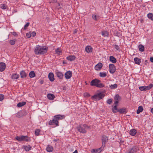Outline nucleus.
<instances>
[{
  "label": "nucleus",
  "mask_w": 153,
  "mask_h": 153,
  "mask_svg": "<svg viewBox=\"0 0 153 153\" xmlns=\"http://www.w3.org/2000/svg\"><path fill=\"white\" fill-rule=\"evenodd\" d=\"M65 118V116L63 115L57 114L55 115L52 120H51L48 122V124L50 125H55L56 126H59V120L64 119Z\"/></svg>",
  "instance_id": "1"
},
{
  "label": "nucleus",
  "mask_w": 153,
  "mask_h": 153,
  "mask_svg": "<svg viewBox=\"0 0 153 153\" xmlns=\"http://www.w3.org/2000/svg\"><path fill=\"white\" fill-rule=\"evenodd\" d=\"M48 48L45 46L36 45L34 48V53L36 55H43L46 53Z\"/></svg>",
  "instance_id": "2"
},
{
  "label": "nucleus",
  "mask_w": 153,
  "mask_h": 153,
  "mask_svg": "<svg viewBox=\"0 0 153 153\" xmlns=\"http://www.w3.org/2000/svg\"><path fill=\"white\" fill-rule=\"evenodd\" d=\"M101 81L97 79H95L92 80L91 82L90 85L91 86H96L98 88H102L104 87V85L100 83Z\"/></svg>",
  "instance_id": "3"
},
{
  "label": "nucleus",
  "mask_w": 153,
  "mask_h": 153,
  "mask_svg": "<svg viewBox=\"0 0 153 153\" xmlns=\"http://www.w3.org/2000/svg\"><path fill=\"white\" fill-rule=\"evenodd\" d=\"M78 131L80 133H85L86 132V129H90V126L86 124L79 125L76 127Z\"/></svg>",
  "instance_id": "4"
},
{
  "label": "nucleus",
  "mask_w": 153,
  "mask_h": 153,
  "mask_svg": "<svg viewBox=\"0 0 153 153\" xmlns=\"http://www.w3.org/2000/svg\"><path fill=\"white\" fill-rule=\"evenodd\" d=\"M15 138L19 142L25 141L28 142L30 141V138L27 136H16Z\"/></svg>",
  "instance_id": "5"
},
{
  "label": "nucleus",
  "mask_w": 153,
  "mask_h": 153,
  "mask_svg": "<svg viewBox=\"0 0 153 153\" xmlns=\"http://www.w3.org/2000/svg\"><path fill=\"white\" fill-rule=\"evenodd\" d=\"M153 87V85L150 84L149 86H142L139 88L140 90L141 91H146L149 90Z\"/></svg>",
  "instance_id": "6"
},
{
  "label": "nucleus",
  "mask_w": 153,
  "mask_h": 153,
  "mask_svg": "<svg viewBox=\"0 0 153 153\" xmlns=\"http://www.w3.org/2000/svg\"><path fill=\"white\" fill-rule=\"evenodd\" d=\"M104 97L103 94L101 93H99L96 95L93 96L92 97V99L97 100H99L102 99Z\"/></svg>",
  "instance_id": "7"
},
{
  "label": "nucleus",
  "mask_w": 153,
  "mask_h": 153,
  "mask_svg": "<svg viewBox=\"0 0 153 153\" xmlns=\"http://www.w3.org/2000/svg\"><path fill=\"white\" fill-rule=\"evenodd\" d=\"M109 72L112 74H114L116 71V68L114 65L113 64L109 65Z\"/></svg>",
  "instance_id": "8"
},
{
  "label": "nucleus",
  "mask_w": 153,
  "mask_h": 153,
  "mask_svg": "<svg viewBox=\"0 0 153 153\" xmlns=\"http://www.w3.org/2000/svg\"><path fill=\"white\" fill-rule=\"evenodd\" d=\"M56 76L59 79H63L64 75L61 72L57 70L56 71Z\"/></svg>",
  "instance_id": "9"
},
{
  "label": "nucleus",
  "mask_w": 153,
  "mask_h": 153,
  "mask_svg": "<svg viewBox=\"0 0 153 153\" xmlns=\"http://www.w3.org/2000/svg\"><path fill=\"white\" fill-rule=\"evenodd\" d=\"M72 73L71 71H67L65 74V77L66 79H68L72 76Z\"/></svg>",
  "instance_id": "10"
},
{
  "label": "nucleus",
  "mask_w": 153,
  "mask_h": 153,
  "mask_svg": "<svg viewBox=\"0 0 153 153\" xmlns=\"http://www.w3.org/2000/svg\"><path fill=\"white\" fill-rule=\"evenodd\" d=\"M137 151V147L136 146L133 147L131 149L128 150L126 153H134L136 152Z\"/></svg>",
  "instance_id": "11"
},
{
  "label": "nucleus",
  "mask_w": 153,
  "mask_h": 153,
  "mask_svg": "<svg viewBox=\"0 0 153 153\" xmlns=\"http://www.w3.org/2000/svg\"><path fill=\"white\" fill-rule=\"evenodd\" d=\"M114 99L115 100L114 103V104L118 105L119 101L121 99V97L118 94H117L115 95Z\"/></svg>",
  "instance_id": "12"
},
{
  "label": "nucleus",
  "mask_w": 153,
  "mask_h": 153,
  "mask_svg": "<svg viewBox=\"0 0 153 153\" xmlns=\"http://www.w3.org/2000/svg\"><path fill=\"white\" fill-rule=\"evenodd\" d=\"M11 77L12 79H17L19 77V75L16 73H13L12 74Z\"/></svg>",
  "instance_id": "13"
},
{
  "label": "nucleus",
  "mask_w": 153,
  "mask_h": 153,
  "mask_svg": "<svg viewBox=\"0 0 153 153\" xmlns=\"http://www.w3.org/2000/svg\"><path fill=\"white\" fill-rule=\"evenodd\" d=\"M48 77L49 80L51 82L53 81L55 79L54 74L52 73H49Z\"/></svg>",
  "instance_id": "14"
},
{
  "label": "nucleus",
  "mask_w": 153,
  "mask_h": 153,
  "mask_svg": "<svg viewBox=\"0 0 153 153\" xmlns=\"http://www.w3.org/2000/svg\"><path fill=\"white\" fill-rule=\"evenodd\" d=\"M102 66V63L99 62L96 65L95 67V69L96 70H100Z\"/></svg>",
  "instance_id": "15"
},
{
  "label": "nucleus",
  "mask_w": 153,
  "mask_h": 153,
  "mask_svg": "<svg viewBox=\"0 0 153 153\" xmlns=\"http://www.w3.org/2000/svg\"><path fill=\"white\" fill-rule=\"evenodd\" d=\"M20 74L21 76V77L22 78L26 77L27 75V74L24 71H20Z\"/></svg>",
  "instance_id": "16"
},
{
  "label": "nucleus",
  "mask_w": 153,
  "mask_h": 153,
  "mask_svg": "<svg viewBox=\"0 0 153 153\" xmlns=\"http://www.w3.org/2000/svg\"><path fill=\"white\" fill-rule=\"evenodd\" d=\"M6 68L5 64L4 62L0 63V71L2 72Z\"/></svg>",
  "instance_id": "17"
},
{
  "label": "nucleus",
  "mask_w": 153,
  "mask_h": 153,
  "mask_svg": "<svg viewBox=\"0 0 153 153\" xmlns=\"http://www.w3.org/2000/svg\"><path fill=\"white\" fill-rule=\"evenodd\" d=\"M53 147L50 145L47 146L46 148V150L48 152H51L53 151Z\"/></svg>",
  "instance_id": "18"
},
{
  "label": "nucleus",
  "mask_w": 153,
  "mask_h": 153,
  "mask_svg": "<svg viewBox=\"0 0 153 153\" xmlns=\"http://www.w3.org/2000/svg\"><path fill=\"white\" fill-rule=\"evenodd\" d=\"M118 111L120 114H125L127 112L126 108H123L118 109Z\"/></svg>",
  "instance_id": "19"
},
{
  "label": "nucleus",
  "mask_w": 153,
  "mask_h": 153,
  "mask_svg": "<svg viewBox=\"0 0 153 153\" xmlns=\"http://www.w3.org/2000/svg\"><path fill=\"white\" fill-rule=\"evenodd\" d=\"M85 51L87 53H90L92 52V48L90 46H87L85 47Z\"/></svg>",
  "instance_id": "20"
},
{
  "label": "nucleus",
  "mask_w": 153,
  "mask_h": 153,
  "mask_svg": "<svg viewBox=\"0 0 153 153\" xmlns=\"http://www.w3.org/2000/svg\"><path fill=\"white\" fill-rule=\"evenodd\" d=\"M102 150L100 148L96 149H92L91 150V152L92 153H100Z\"/></svg>",
  "instance_id": "21"
},
{
  "label": "nucleus",
  "mask_w": 153,
  "mask_h": 153,
  "mask_svg": "<svg viewBox=\"0 0 153 153\" xmlns=\"http://www.w3.org/2000/svg\"><path fill=\"white\" fill-rule=\"evenodd\" d=\"M75 59V57L74 55H71L68 56L66 58V59L70 61H74Z\"/></svg>",
  "instance_id": "22"
},
{
  "label": "nucleus",
  "mask_w": 153,
  "mask_h": 153,
  "mask_svg": "<svg viewBox=\"0 0 153 153\" xmlns=\"http://www.w3.org/2000/svg\"><path fill=\"white\" fill-rule=\"evenodd\" d=\"M110 61L113 63H115L117 62L116 59L113 56H111L109 58Z\"/></svg>",
  "instance_id": "23"
},
{
  "label": "nucleus",
  "mask_w": 153,
  "mask_h": 153,
  "mask_svg": "<svg viewBox=\"0 0 153 153\" xmlns=\"http://www.w3.org/2000/svg\"><path fill=\"white\" fill-rule=\"evenodd\" d=\"M137 133L136 130L134 129H132L130 131L129 134H130L132 136H134Z\"/></svg>",
  "instance_id": "24"
},
{
  "label": "nucleus",
  "mask_w": 153,
  "mask_h": 153,
  "mask_svg": "<svg viewBox=\"0 0 153 153\" xmlns=\"http://www.w3.org/2000/svg\"><path fill=\"white\" fill-rule=\"evenodd\" d=\"M102 36L104 37H108V33L107 31H103L101 32Z\"/></svg>",
  "instance_id": "25"
},
{
  "label": "nucleus",
  "mask_w": 153,
  "mask_h": 153,
  "mask_svg": "<svg viewBox=\"0 0 153 153\" xmlns=\"http://www.w3.org/2000/svg\"><path fill=\"white\" fill-rule=\"evenodd\" d=\"M134 60L135 64L137 65H140L141 63V59L137 58L136 57L134 59Z\"/></svg>",
  "instance_id": "26"
},
{
  "label": "nucleus",
  "mask_w": 153,
  "mask_h": 153,
  "mask_svg": "<svg viewBox=\"0 0 153 153\" xmlns=\"http://www.w3.org/2000/svg\"><path fill=\"white\" fill-rule=\"evenodd\" d=\"M114 104L115 105L114 107H112V110L114 113H115L117 112V111H118V109H117V104Z\"/></svg>",
  "instance_id": "27"
},
{
  "label": "nucleus",
  "mask_w": 153,
  "mask_h": 153,
  "mask_svg": "<svg viewBox=\"0 0 153 153\" xmlns=\"http://www.w3.org/2000/svg\"><path fill=\"white\" fill-rule=\"evenodd\" d=\"M23 147L25 149L26 151H28L29 150H30L31 149V146L29 145L24 146H23Z\"/></svg>",
  "instance_id": "28"
},
{
  "label": "nucleus",
  "mask_w": 153,
  "mask_h": 153,
  "mask_svg": "<svg viewBox=\"0 0 153 153\" xmlns=\"http://www.w3.org/2000/svg\"><path fill=\"white\" fill-rule=\"evenodd\" d=\"M108 137L105 135H102V142H104L106 143V142L108 141Z\"/></svg>",
  "instance_id": "29"
},
{
  "label": "nucleus",
  "mask_w": 153,
  "mask_h": 153,
  "mask_svg": "<svg viewBox=\"0 0 153 153\" xmlns=\"http://www.w3.org/2000/svg\"><path fill=\"white\" fill-rule=\"evenodd\" d=\"M118 85L117 84H115L109 85V88L111 89H114L117 88Z\"/></svg>",
  "instance_id": "30"
},
{
  "label": "nucleus",
  "mask_w": 153,
  "mask_h": 153,
  "mask_svg": "<svg viewBox=\"0 0 153 153\" xmlns=\"http://www.w3.org/2000/svg\"><path fill=\"white\" fill-rule=\"evenodd\" d=\"M48 98L50 100H53L55 97L54 95L53 94H48L47 95Z\"/></svg>",
  "instance_id": "31"
},
{
  "label": "nucleus",
  "mask_w": 153,
  "mask_h": 153,
  "mask_svg": "<svg viewBox=\"0 0 153 153\" xmlns=\"http://www.w3.org/2000/svg\"><path fill=\"white\" fill-rule=\"evenodd\" d=\"M143 108L142 106H140L138 107V109L137 111V113L139 114L140 112H142Z\"/></svg>",
  "instance_id": "32"
},
{
  "label": "nucleus",
  "mask_w": 153,
  "mask_h": 153,
  "mask_svg": "<svg viewBox=\"0 0 153 153\" xmlns=\"http://www.w3.org/2000/svg\"><path fill=\"white\" fill-rule=\"evenodd\" d=\"M26 103L25 102H19L17 104V106L18 107H20L22 106H23Z\"/></svg>",
  "instance_id": "33"
},
{
  "label": "nucleus",
  "mask_w": 153,
  "mask_h": 153,
  "mask_svg": "<svg viewBox=\"0 0 153 153\" xmlns=\"http://www.w3.org/2000/svg\"><path fill=\"white\" fill-rule=\"evenodd\" d=\"M29 75L30 78H33L35 76V74L34 71H30L29 73Z\"/></svg>",
  "instance_id": "34"
},
{
  "label": "nucleus",
  "mask_w": 153,
  "mask_h": 153,
  "mask_svg": "<svg viewBox=\"0 0 153 153\" xmlns=\"http://www.w3.org/2000/svg\"><path fill=\"white\" fill-rule=\"evenodd\" d=\"M138 48L139 50L141 52H143L144 50V46L141 45H140L138 47Z\"/></svg>",
  "instance_id": "35"
},
{
  "label": "nucleus",
  "mask_w": 153,
  "mask_h": 153,
  "mask_svg": "<svg viewBox=\"0 0 153 153\" xmlns=\"http://www.w3.org/2000/svg\"><path fill=\"white\" fill-rule=\"evenodd\" d=\"M55 52L56 54L59 55L61 54L62 53V51L59 48H57L56 49Z\"/></svg>",
  "instance_id": "36"
},
{
  "label": "nucleus",
  "mask_w": 153,
  "mask_h": 153,
  "mask_svg": "<svg viewBox=\"0 0 153 153\" xmlns=\"http://www.w3.org/2000/svg\"><path fill=\"white\" fill-rule=\"evenodd\" d=\"M148 17L151 19L153 21V14L151 13H149L147 14Z\"/></svg>",
  "instance_id": "37"
},
{
  "label": "nucleus",
  "mask_w": 153,
  "mask_h": 153,
  "mask_svg": "<svg viewBox=\"0 0 153 153\" xmlns=\"http://www.w3.org/2000/svg\"><path fill=\"white\" fill-rule=\"evenodd\" d=\"M92 18L95 21H97L99 19V16H97L95 15H92Z\"/></svg>",
  "instance_id": "38"
},
{
  "label": "nucleus",
  "mask_w": 153,
  "mask_h": 153,
  "mask_svg": "<svg viewBox=\"0 0 153 153\" xmlns=\"http://www.w3.org/2000/svg\"><path fill=\"white\" fill-rule=\"evenodd\" d=\"M100 76L102 77H105L107 76L106 73L100 72L99 74Z\"/></svg>",
  "instance_id": "39"
},
{
  "label": "nucleus",
  "mask_w": 153,
  "mask_h": 153,
  "mask_svg": "<svg viewBox=\"0 0 153 153\" xmlns=\"http://www.w3.org/2000/svg\"><path fill=\"white\" fill-rule=\"evenodd\" d=\"M23 116L22 114L20 112H18L16 114V116L17 117H20Z\"/></svg>",
  "instance_id": "40"
},
{
  "label": "nucleus",
  "mask_w": 153,
  "mask_h": 153,
  "mask_svg": "<svg viewBox=\"0 0 153 153\" xmlns=\"http://www.w3.org/2000/svg\"><path fill=\"white\" fill-rule=\"evenodd\" d=\"M40 131V130L39 129H36L35 131V134L36 136H38L39 134V132Z\"/></svg>",
  "instance_id": "41"
},
{
  "label": "nucleus",
  "mask_w": 153,
  "mask_h": 153,
  "mask_svg": "<svg viewBox=\"0 0 153 153\" xmlns=\"http://www.w3.org/2000/svg\"><path fill=\"white\" fill-rule=\"evenodd\" d=\"M1 6L0 7L1 9L3 10L6 9L7 8V6L6 5L4 4H3L1 5Z\"/></svg>",
  "instance_id": "42"
},
{
  "label": "nucleus",
  "mask_w": 153,
  "mask_h": 153,
  "mask_svg": "<svg viewBox=\"0 0 153 153\" xmlns=\"http://www.w3.org/2000/svg\"><path fill=\"white\" fill-rule=\"evenodd\" d=\"M29 24L30 23L29 22L27 23L25 25L24 27L22 28V30H26L27 29V27L29 25Z\"/></svg>",
  "instance_id": "43"
},
{
  "label": "nucleus",
  "mask_w": 153,
  "mask_h": 153,
  "mask_svg": "<svg viewBox=\"0 0 153 153\" xmlns=\"http://www.w3.org/2000/svg\"><path fill=\"white\" fill-rule=\"evenodd\" d=\"M16 40L14 39L10 40V43L12 45H14L15 44Z\"/></svg>",
  "instance_id": "44"
},
{
  "label": "nucleus",
  "mask_w": 153,
  "mask_h": 153,
  "mask_svg": "<svg viewBox=\"0 0 153 153\" xmlns=\"http://www.w3.org/2000/svg\"><path fill=\"white\" fill-rule=\"evenodd\" d=\"M114 47L115 48V49H116L117 51H120V49L118 45H115L114 46Z\"/></svg>",
  "instance_id": "45"
},
{
  "label": "nucleus",
  "mask_w": 153,
  "mask_h": 153,
  "mask_svg": "<svg viewBox=\"0 0 153 153\" xmlns=\"http://www.w3.org/2000/svg\"><path fill=\"white\" fill-rule=\"evenodd\" d=\"M102 146H101V147L100 148H101V149H102L103 150V149L104 147L105 146L106 142H102Z\"/></svg>",
  "instance_id": "46"
},
{
  "label": "nucleus",
  "mask_w": 153,
  "mask_h": 153,
  "mask_svg": "<svg viewBox=\"0 0 153 153\" xmlns=\"http://www.w3.org/2000/svg\"><path fill=\"white\" fill-rule=\"evenodd\" d=\"M4 96L3 94H0V101H1L3 100Z\"/></svg>",
  "instance_id": "47"
},
{
  "label": "nucleus",
  "mask_w": 153,
  "mask_h": 153,
  "mask_svg": "<svg viewBox=\"0 0 153 153\" xmlns=\"http://www.w3.org/2000/svg\"><path fill=\"white\" fill-rule=\"evenodd\" d=\"M112 99H110L108 100L107 102L108 104H110L112 103Z\"/></svg>",
  "instance_id": "48"
},
{
  "label": "nucleus",
  "mask_w": 153,
  "mask_h": 153,
  "mask_svg": "<svg viewBox=\"0 0 153 153\" xmlns=\"http://www.w3.org/2000/svg\"><path fill=\"white\" fill-rule=\"evenodd\" d=\"M31 36L34 37L36 35V33L35 31L32 32L31 33Z\"/></svg>",
  "instance_id": "49"
},
{
  "label": "nucleus",
  "mask_w": 153,
  "mask_h": 153,
  "mask_svg": "<svg viewBox=\"0 0 153 153\" xmlns=\"http://www.w3.org/2000/svg\"><path fill=\"white\" fill-rule=\"evenodd\" d=\"M26 36L27 38H30L31 36V33H27L26 34Z\"/></svg>",
  "instance_id": "50"
},
{
  "label": "nucleus",
  "mask_w": 153,
  "mask_h": 153,
  "mask_svg": "<svg viewBox=\"0 0 153 153\" xmlns=\"http://www.w3.org/2000/svg\"><path fill=\"white\" fill-rule=\"evenodd\" d=\"M57 1V0H51V2L53 3H56Z\"/></svg>",
  "instance_id": "51"
},
{
  "label": "nucleus",
  "mask_w": 153,
  "mask_h": 153,
  "mask_svg": "<svg viewBox=\"0 0 153 153\" xmlns=\"http://www.w3.org/2000/svg\"><path fill=\"white\" fill-rule=\"evenodd\" d=\"M15 36H17V34L15 32H13L12 33Z\"/></svg>",
  "instance_id": "52"
},
{
  "label": "nucleus",
  "mask_w": 153,
  "mask_h": 153,
  "mask_svg": "<svg viewBox=\"0 0 153 153\" xmlns=\"http://www.w3.org/2000/svg\"><path fill=\"white\" fill-rule=\"evenodd\" d=\"M150 61L152 62H153V57L150 58Z\"/></svg>",
  "instance_id": "53"
},
{
  "label": "nucleus",
  "mask_w": 153,
  "mask_h": 153,
  "mask_svg": "<svg viewBox=\"0 0 153 153\" xmlns=\"http://www.w3.org/2000/svg\"><path fill=\"white\" fill-rule=\"evenodd\" d=\"M44 81L43 80H41L40 81V83L41 84H42L43 83Z\"/></svg>",
  "instance_id": "54"
},
{
  "label": "nucleus",
  "mask_w": 153,
  "mask_h": 153,
  "mask_svg": "<svg viewBox=\"0 0 153 153\" xmlns=\"http://www.w3.org/2000/svg\"><path fill=\"white\" fill-rule=\"evenodd\" d=\"M151 112L153 114V108H151Z\"/></svg>",
  "instance_id": "55"
},
{
  "label": "nucleus",
  "mask_w": 153,
  "mask_h": 153,
  "mask_svg": "<svg viewBox=\"0 0 153 153\" xmlns=\"http://www.w3.org/2000/svg\"><path fill=\"white\" fill-rule=\"evenodd\" d=\"M58 6H59L60 5V4L59 3H58Z\"/></svg>",
  "instance_id": "56"
},
{
  "label": "nucleus",
  "mask_w": 153,
  "mask_h": 153,
  "mask_svg": "<svg viewBox=\"0 0 153 153\" xmlns=\"http://www.w3.org/2000/svg\"><path fill=\"white\" fill-rule=\"evenodd\" d=\"M152 0V1L153 2V0Z\"/></svg>",
  "instance_id": "57"
}]
</instances>
